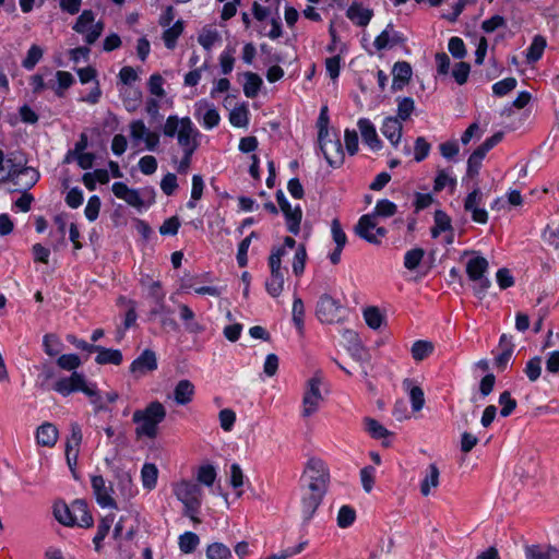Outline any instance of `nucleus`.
<instances>
[{"label":"nucleus","instance_id":"obj_1","mask_svg":"<svg viewBox=\"0 0 559 559\" xmlns=\"http://www.w3.org/2000/svg\"><path fill=\"white\" fill-rule=\"evenodd\" d=\"M163 133L167 138H176L182 151H197L200 145L201 133L189 117L168 116Z\"/></svg>","mask_w":559,"mask_h":559},{"label":"nucleus","instance_id":"obj_2","mask_svg":"<svg viewBox=\"0 0 559 559\" xmlns=\"http://www.w3.org/2000/svg\"><path fill=\"white\" fill-rule=\"evenodd\" d=\"M165 417L166 409L158 401L151 402L144 409H136L132 416L133 423L136 424L135 436L155 439L158 435V425Z\"/></svg>","mask_w":559,"mask_h":559},{"label":"nucleus","instance_id":"obj_3","mask_svg":"<svg viewBox=\"0 0 559 559\" xmlns=\"http://www.w3.org/2000/svg\"><path fill=\"white\" fill-rule=\"evenodd\" d=\"M330 473L326 464L319 457H309L300 477V489L326 492Z\"/></svg>","mask_w":559,"mask_h":559},{"label":"nucleus","instance_id":"obj_4","mask_svg":"<svg viewBox=\"0 0 559 559\" xmlns=\"http://www.w3.org/2000/svg\"><path fill=\"white\" fill-rule=\"evenodd\" d=\"M73 31L84 35V40L88 45H93L104 31V23L98 21L95 23V14L92 10H84L76 19Z\"/></svg>","mask_w":559,"mask_h":559},{"label":"nucleus","instance_id":"obj_5","mask_svg":"<svg viewBox=\"0 0 559 559\" xmlns=\"http://www.w3.org/2000/svg\"><path fill=\"white\" fill-rule=\"evenodd\" d=\"M130 138L134 144L143 141L147 151L157 150L160 136L157 132L151 131L141 119L132 120L129 124Z\"/></svg>","mask_w":559,"mask_h":559},{"label":"nucleus","instance_id":"obj_6","mask_svg":"<svg viewBox=\"0 0 559 559\" xmlns=\"http://www.w3.org/2000/svg\"><path fill=\"white\" fill-rule=\"evenodd\" d=\"M320 384L321 381L317 377L308 380L302 397L301 415L304 417H310L319 409L320 404L323 401V396L320 391Z\"/></svg>","mask_w":559,"mask_h":559},{"label":"nucleus","instance_id":"obj_7","mask_svg":"<svg viewBox=\"0 0 559 559\" xmlns=\"http://www.w3.org/2000/svg\"><path fill=\"white\" fill-rule=\"evenodd\" d=\"M342 309L341 302L328 294L320 296L316 314L323 323H334L340 320V311Z\"/></svg>","mask_w":559,"mask_h":559},{"label":"nucleus","instance_id":"obj_8","mask_svg":"<svg viewBox=\"0 0 559 559\" xmlns=\"http://www.w3.org/2000/svg\"><path fill=\"white\" fill-rule=\"evenodd\" d=\"M356 234L371 243H378L385 236L386 230L383 227H377L374 217L371 214L362 215L355 226Z\"/></svg>","mask_w":559,"mask_h":559},{"label":"nucleus","instance_id":"obj_9","mask_svg":"<svg viewBox=\"0 0 559 559\" xmlns=\"http://www.w3.org/2000/svg\"><path fill=\"white\" fill-rule=\"evenodd\" d=\"M321 151L331 167L337 168L344 163V151L340 139L319 138Z\"/></svg>","mask_w":559,"mask_h":559},{"label":"nucleus","instance_id":"obj_10","mask_svg":"<svg viewBox=\"0 0 559 559\" xmlns=\"http://www.w3.org/2000/svg\"><path fill=\"white\" fill-rule=\"evenodd\" d=\"M70 436L66 443V457L69 467L73 471L78 464L80 445L83 439L81 426L78 423H71Z\"/></svg>","mask_w":559,"mask_h":559},{"label":"nucleus","instance_id":"obj_11","mask_svg":"<svg viewBox=\"0 0 559 559\" xmlns=\"http://www.w3.org/2000/svg\"><path fill=\"white\" fill-rule=\"evenodd\" d=\"M173 492L182 503L202 500V489L192 480L181 479L173 484Z\"/></svg>","mask_w":559,"mask_h":559},{"label":"nucleus","instance_id":"obj_12","mask_svg":"<svg viewBox=\"0 0 559 559\" xmlns=\"http://www.w3.org/2000/svg\"><path fill=\"white\" fill-rule=\"evenodd\" d=\"M483 204V193L478 187L469 192L464 201V210L472 214V219L478 224H486L488 222V213L485 209L480 207Z\"/></svg>","mask_w":559,"mask_h":559},{"label":"nucleus","instance_id":"obj_13","mask_svg":"<svg viewBox=\"0 0 559 559\" xmlns=\"http://www.w3.org/2000/svg\"><path fill=\"white\" fill-rule=\"evenodd\" d=\"M87 388L85 377L82 373L73 371L70 377L61 378L53 384V390L62 396H69L71 393Z\"/></svg>","mask_w":559,"mask_h":559},{"label":"nucleus","instance_id":"obj_14","mask_svg":"<svg viewBox=\"0 0 559 559\" xmlns=\"http://www.w3.org/2000/svg\"><path fill=\"white\" fill-rule=\"evenodd\" d=\"M40 175L37 169L25 166V160L22 162L17 171L10 178L8 182L17 187L19 190H28L36 185Z\"/></svg>","mask_w":559,"mask_h":559},{"label":"nucleus","instance_id":"obj_15","mask_svg":"<svg viewBox=\"0 0 559 559\" xmlns=\"http://www.w3.org/2000/svg\"><path fill=\"white\" fill-rule=\"evenodd\" d=\"M91 483L97 503L102 508L116 509L117 503L111 497L112 488L106 486L104 477L100 475H95L92 477Z\"/></svg>","mask_w":559,"mask_h":559},{"label":"nucleus","instance_id":"obj_16","mask_svg":"<svg viewBox=\"0 0 559 559\" xmlns=\"http://www.w3.org/2000/svg\"><path fill=\"white\" fill-rule=\"evenodd\" d=\"M158 367L157 357L154 350L144 349L130 365V371L138 376L155 371Z\"/></svg>","mask_w":559,"mask_h":559},{"label":"nucleus","instance_id":"obj_17","mask_svg":"<svg viewBox=\"0 0 559 559\" xmlns=\"http://www.w3.org/2000/svg\"><path fill=\"white\" fill-rule=\"evenodd\" d=\"M405 43V37L402 33L396 32L393 24H388L386 27L378 35L373 41V46L377 50H383L392 48L396 45Z\"/></svg>","mask_w":559,"mask_h":559},{"label":"nucleus","instance_id":"obj_18","mask_svg":"<svg viewBox=\"0 0 559 559\" xmlns=\"http://www.w3.org/2000/svg\"><path fill=\"white\" fill-rule=\"evenodd\" d=\"M116 198L123 200L127 204L135 209H142L144 201L136 189L129 188L123 182H115L111 187Z\"/></svg>","mask_w":559,"mask_h":559},{"label":"nucleus","instance_id":"obj_19","mask_svg":"<svg viewBox=\"0 0 559 559\" xmlns=\"http://www.w3.org/2000/svg\"><path fill=\"white\" fill-rule=\"evenodd\" d=\"M324 492L301 489V513L305 521H309L320 506Z\"/></svg>","mask_w":559,"mask_h":559},{"label":"nucleus","instance_id":"obj_20","mask_svg":"<svg viewBox=\"0 0 559 559\" xmlns=\"http://www.w3.org/2000/svg\"><path fill=\"white\" fill-rule=\"evenodd\" d=\"M195 116L199 120H201L202 126L207 130L217 127L221 121L217 109L206 102H199L197 104Z\"/></svg>","mask_w":559,"mask_h":559},{"label":"nucleus","instance_id":"obj_21","mask_svg":"<svg viewBox=\"0 0 559 559\" xmlns=\"http://www.w3.org/2000/svg\"><path fill=\"white\" fill-rule=\"evenodd\" d=\"M24 159L15 153L9 154L7 157L0 150V182H8L17 171Z\"/></svg>","mask_w":559,"mask_h":559},{"label":"nucleus","instance_id":"obj_22","mask_svg":"<svg viewBox=\"0 0 559 559\" xmlns=\"http://www.w3.org/2000/svg\"><path fill=\"white\" fill-rule=\"evenodd\" d=\"M362 141L372 151H379L382 147V141L379 139L376 127L367 118H360L357 122Z\"/></svg>","mask_w":559,"mask_h":559},{"label":"nucleus","instance_id":"obj_23","mask_svg":"<svg viewBox=\"0 0 559 559\" xmlns=\"http://www.w3.org/2000/svg\"><path fill=\"white\" fill-rule=\"evenodd\" d=\"M412 67L406 61H399L393 66L392 69V91L397 92L402 91L404 86L409 82L412 78Z\"/></svg>","mask_w":559,"mask_h":559},{"label":"nucleus","instance_id":"obj_24","mask_svg":"<svg viewBox=\"0 0 559 559\" xmlns=\"http://www.w3.org/2000/svg\"><path fill=\"white\" fill-rule=\"evenodd\" d=\"M381 132L394 147H397L403 132L401 120L395 117H386L381 126Z\"/></svg>","mask_w":559,"mask_h":559},{"label":"nucleus","instance_id":"obj_25","mask_svg":"<svg viewBox=\"0 0 559 559\" xmlns=\"http://www.w3.org/2000/svg\"><path fill=\"white\" fill-rule=\"evenodd\" d=\"M194 394V384L188 379H182L175 385L173 396L176 404L187 405L193 401Z\"/></svg>","mask_w":559,"mask_h":559},{"label":"nucleus","instance_id":"obj_26","mask_svg":"<svg viewBox=\"0 0 559 559\" xmlns=\"http://www.w3.org/2000/svg\"><path fill=\"white\" fill-rule=\"evenodd\" d=\"M73 526L90 527L93 525V516L88 511L87 504L82 500H75L71 503Z\"/></svg>","mask_w":559,"mask_h":559},{"label":"nucleus","instance_id":"obj_27","mask_svg":"<svg viewBox=\"0 0 559 559\" xmlns=\"http://www.w3.org/2000/svg\"><path fill=\"white\" fill-rule=\"evenodd\" d=\"M58 440V429L50 423H45L37 428L36 441L41 447L52 448Z\"/></svg>","mask_w":559,"mask_h":559},{"label":"nucleus","instance_id":"obj_28","mask_svg":"<svg viewBox=\"0 0 559 559\" xmlns=\"http://www.w3.org/2000/svg\"><path fill=\"white\" fill-rule=\"evenodd\" d=\"M94 353H97L95 358L96 364L98 365H115L119 366L122 362V354L119 349L106 348L99 345H96Z\"/></svg>","mask_w":559,"mask_h":559},{"label":"nucleus","instance_id":"obj_29","mask_svg":"<svg viewBox=\"0 0 559 559\" xmlns=\"http://www.w3.org/2000/svg\"><path fill=\"white\" fill-rule=\"evenodd\" d=\"M403 388L409 394V400L412 403L413 411L414 412L420 411L425 404V395H424L423 389L418 385H415L413 383V380H411V379H405L403 381Z\"/></svg>","mask_w":559,"mask_h":559},{"label":"nucleus","instance_id":"obj_30","mask_svg":"<svg viewBox=\"0 0 559 559\" xmlns=\"http://www.w3.org/2000/svg\"><path fill=\"white\" fill-rule=\"evenodd\" d=\"M526 559H559V549L532 545L525 548Z\"/></svg>","mask_w":559,"mask_h":559},{"label":"nucleus","instance_id":"obj_31","mask_svg":"<svg viewBox=\"0 0 559 559\" xmlns=\"http://www.w3.org/2000/svg\"><path fill=\"white\" fill-rule=\"evenodd\" d=\"M546 46V38L542 35H535L530 47L526 50L525 57L527 63L537 62L543 57Z\"/></svg>","mask_w":559,"mask_h":559},{"label":"nucleus","instance_id":"obj_32","mask_svg":"<svg viewBox=\"0 0 559 559\" xmlns=\"http://www.w3.org/2000/svg\"><path fill=\"white\" fill-rule=\"evenodd\" d=\"M488 270V261L484 257H475L466 264V274L471 281H477Z\"/></svg>","mask_w":559,"mask_h":559},{"label":"nucleus","instance_id":"obj_33","mask_svg":"<svg viewBox=\"0 0 559 559\" xmlns=\"http://www.w3.org/2000/svg\"><path fill=\"white\" fill-rule=\"evenodd\" d=\"M347 16L357 25L366 26L372 17V11L361 7L360 4L354 3L348 8Z\"/></svg>","mask_w":559,"mask_h":559},{"label":"nucleus","instance_id":"obj_34","mask_svg":"<svg viewBox=\"0 0 559 559\" xmlns=\"http://www.w3.org/2000/svg\"><path fill=\"white\" fill-rule=\"evenodd\" d=\"M439 469L436 464H430L426 471V475L420 484V492L427 497L431 488H436L439 485Z\"/></svg>","mask_w":559,"mask_h":559},{"label":"nucleus","instance_id":"obj_35","mask_svg":"<svg viewBox=\"0 0 559 559\" xmlns=\"http://www.w3.org/2000/svg\"><path fill=\"white\" fill-rule=\"evenodd\" d=\"M285 216V223L287 230L294 235H298L300 231V223L302 218V211L299 205L290 207L289 211L283 212Z\"/></svg>","mask_w":559,"mask_h":559},{"label":"nucleus","instance_id":"obj_36","mask_svg":"<svg viewBox=\"0 0 559 559\" xmlns=\"http://www.w3.org/2000/svg\"><path fill=\"white\" fill-rule=\"evenodd\" d=\"M84 394L90 397L91 404L93 405L96 414L109 411L105 395L97 390L95 384L87 385V388L84 389Z\"/></svg>","mask_w":559,"mask_h":559},{"label":"nucleus","instance_id":"obj_37","mask_svg":"<svg viewBox=\"0 0 559 559\" xmlns=\"http://www.w3.org/2000/svg\"><path fill=\"white\" fill-rule=\"evenodd\" d=\"M243 76L246 79L243 84V94L248 98H254L259 94L263 81L257 73L253 72H246Z\"/></svg>","mask_w":559,"mask_h":559},{"label":"nucleus","instance_id":"obj_38","mask_svg":"<svg viewBox=\"0 0 559 559\" xmlns=\"http://www.w3.org/2000/svg\"><path fill=\"white\" fill-rule=\"evenodd\" d=\"M433 221L435 225L431 228L432 238H438L441 233L452 229L450 216L441 210L435 212Z\"/></svg>","mask_w":559,"mask_h":559},{"label":"nucleus","instance_id":"obj_39","mask_svg":"<svg viewBox=\"0 0 559 559\" xmlns=\"http://www.w3.org/2000/svg\"><path fill=\"white\" fill-rule=\"evenodd\" d=\"M158 477V469L153 463H145L141 469V479L143 487L147 490H152L156 487Z\"/></svg>","mask_w":559,"mask_h":559},{"label":"nucleus","instance_id":"obj_40","mask_svg":"<svg viewBox=\"0 0 559 559\" xmlns=\"http://www.w3.org/2000/svg\"><path fill=\"white\" fill-rule=\"evenodd\" d=\"M456 186V178L452 175L451 170L448 169H439L437 171V176L435 178L433 191L440 192L445 187H450L454 189Z\"/></svg>","mask_w":559,"mask_h":559},{"label":"nucleus","instance_id":"obj_41","mask_svg":"<svg viewBox=\"0 0 559 559\" xmlns=\"http://www.w3.org/2000/svg\"><path fill=\"white\" fill-rule=\"evenodd\" d=\"M124 108L129 112L135 111L142 102V93L139 90H124L120 92Z\"/></svg>","mask_w":559,"mask_h":559},{"label":"nucleus","instance_id":"obj_42","mask_svg":"<svg viewBox=\"0 0 559 559\" xmlns=\"http://www.w3.org/2000/svg\"><path fill=\"white\" fill-rule=\"evenodd\" d=\"M284 273L285 272H276V273H271L270 277L266 280L265 282V288H266V292L272 296V297H278L283 289H284Z\"/></svg>","mask_w":559,"mask_h":559},{"label":"nucleus","instance_id":"obj_43","mask_svg":"<svg viewBox=\"0 0 559 559\" xmlns=\"http://www.w3.org/2000/svg\"><path fill=\"white\" fill-rule=\"evenodd\" d=\"M112 522H114V515H110V516H106V518L102 519L100 522L98 523L96 535L93 538V543H94L96 551H98V552L100 551L102 542L107 536Z\"/></svg>","mask_w":559,"mask_h":559},{"label":"nucleus","instance_id":"obj_44","mask_svg":"<svg viewBox=\"0 0 559 559\" xmlns=\"http://www.w3.org/2000/svg\"><path fill=\"white\" fill-rule=\"evenodd\" d=\"M179 549L183 554L193 552L200 544V538L195 533L186 532L179 536Z\"/></svg>","mask_w":559,"mask_h":559},{"label":"nucleus","instance_id":"obj_45","mask_svg":"<svg viewBox=\"0 0 559 559\" xmlns=\"http://www.w3.org/2000/svg\"><path fill=\"white\" fill-rule=\"evenodd\" d=\"M207 559H231L230 549L223 543H213L206 547Z\"/></svg>","mask_w":559,"mask_h":559},{"label":"nucleus","instance_id":"obj_46","mask_svg":"<svg viewBox=\"0 0 559 559\" xmlns=\"http://www.w3.org/2000/svg\"><path fill=\"white\" fill-rule=\"evenodd\" d=\"M397 117L401 121H406L415 110V102L412 97H397Z\"/></svg>","mask_w":559,"mask_h":559},{"label":"nucleus","instance_id":"obj_47","mask_svg":"<svg viewBox=\"0 0 559 559\" xmlns=\"http://www.w3.org/2000/svg\"><path fill=\"white\" fill-rule=\"evenodd\" d=\"M216 476V469L211 464L201 465L197 472L198 483L207 487H211L214 484Z\"/></svg>","mask_w":559,"mask_h":559},{"label":"nucleus","instance_id":"obj_48","mask_svg":"<svg viewBox=\"0 0 559 559\" xmlns=\"http://www.w3.org/2000/svg\"><path fill=\"white\" fill-rule=\"evenodd\" d=\"M365 430L374 439H382L389 436V431L378 420L366 417L364 419Z\"/></svg>","mask_w":559,"mask_h":559},{"label":"nucleus","instance_id":"obj_49","mask_svg":"<svg viewBox=\"0 0 559 559\" xmlns=\"http://www.w3.org/2000/svg\"><path fill=\"white\" fill-rule=\"evenodd\" d=\"M219 40V33L214 28H204L198 37L199 44L207 51Z\"/></svg>","mask_w":559,"mask_h":559},{"label":"nucleus","instance_id":"obj_50","mask_svg":"<svg viewBox=\"0 0 559 559\" xmlns=\"http://www.w3.org/2000/svg\"><path fill=\"white\" fill-rule=\"evenodd\" d=\"M433 352V345L428 341H416L412 346V356L415 360L421 361Z\"/></svg>","mask_w":559,"mask_h":559},{"label":"nucleus","instance_id":"obj_51","mask_svg":"<svg viewBox=\"0 0 559 559\" xmlns=\"http://www.w3.org/2000/svg\"><path fill=\"white\" fill-rule=\"evenodd\" d=\"M183 31L182 22L177 21L171 27H168L163 33V39L165 43V46L168 49H173L176 46L178 37L181 35Z\"/></svg>","mask_w":559,"mask_h":559},{"label":"nucleus","instance_id":"obj_52","mask_svg":"<svg viewBox=\"0 0 559 559\" xmlns=\"http://www.w3.org/2000/svg\"><path fill=\"white\" fill-rule=\"evenodd\" d=\"M397 211V206L388 199L379 200L374 206L373 217H391Z\"/></svg>","mask_w":559,"mask_h":559},{"label":"nucleus","instance_id":"obj_53","mask_svg":"<svg viewBox=\"0 0 559 559\" xmlns=\"http://www.w3.org/2000/svg\"><path fill=\"white\" fill-rule=\"evenodd\" d=\"M53 514L58 522L67 526H73L71 504L56 503Z\"/></svg>","mask_w":559,"mask_h":559},{"label":"nucleus","instance_id":"obj_54","mask_svg":"<svg viewBox=\"0 0 559 559\" xmlns=\"http://www.w3.org/2000/svg\"><path fill=\"white\" fill-rule=\"evenodd\" d=\"M204 190V181L200 175L192 176V188H191V198L187 203L189 209L195 207V202L202 198Z\"/></svg>","mask_w":559,"mask_h":559},{"label":"nucleus","instance_id":"obj_55","mask_svg":"<svg viewBox=\"0 0 559 559\" xmlns=\"http://www.w3.org/2000/svg\"><path fill=\"white\" fill-rule=\"evenodd\" d=\"M56 78L58 86L55 88V93L58 97H63L64 91L74 83V78L70 72L67 71H57Z\"/></svg>","mask_w":559,"mask_h":559},{"label":"nucleus","instance_id":"obj_56","mask_svg":"<svg viewBox=\"0 0 559 559\" xmlns=\"http://www.w3.org/2000/svg\"><path fill=\"white\" fill-rule=\"evenodd\" d=\"M306 260H307L306 247L304 245H299L295 251V255H294L293 263H292L293 273L296 276H300L304 273Z\"/></svg>","mask_w":559,"mask_h":559},{"label":"nucleus","instance_id":"obj_57","mask_svg":"<svg viewBox=\"0 0 559 559\" xmlns=\"http://www.w3.org/2000/svg\"><path fill=\"white\" fill-rule=\"evenodd\" d=\"M424 255L425 251L421 248L408 250L404 255V266L409 271L415 270L420 264Z\"/></svg>","mask_w":559,"mask_h":559},{"label":"nucleus","instance_id":"obj_58","mask_svg":"<svg viewBox=\"0 0 559 559\" xmlns=\"http://www.w3.org/2000/svg\"><path fill=\"white\" fill-rule=\"evenodd\" d=\"M53 221L55 224L58 226V230L56 234V240L52 242V248L53 250H59L61 247L66 246L67 222L63 215H57Z\"/></svg>","mask_w":559,"mask_h":559},{"label":"nucleus","instance_id":"obj_59","mask_svg":"<svg viewBox=\"0 0 559 559\" xmlns=\"http://www.w3.org/2000/svg\"><path fill=\"white\" fill-rule=\"evenodd\" d=\"M364 319L367 325L373 330L381 326L383 322V316L377 307H368L364 310Z\"/></svg>","mask_w":559,"mask_h":559},{"label":"nucleus","instance_id":"obj_60","mask_svg":"<svg viewBox=\"0 0 559 559\" xmlns=\"http://www.w3.org/2000/svg\"><path fill=\"white\" fill-rule=\"evenodd\" d=\"M293 321L298 329L299 332L304 329V321H305V306L301 300V298L295 296L294 302H293Z\"/></svg>","mask_w":559,"mask_h":559},{"label":"nucleus","instance_id":"obj_61","mask_svg":"<svg viewBox=\"0 0 559 559\" xmlns=\"http://www.w3.org/2000/svg\"><path fill=\"white\" fill-rule=\"evenodd\" d=\"M356 520V511L349 506H343L337 513V525L342 528L349 527Z\"/></svg>","mask_w":559,"mask_h":559},{"label":"nucleus","instance_id":"obj_62","mask_svg":"<svg viewBox=\"0 0 559 559\" xmlns=\"http://www.w3.org/2000/svg\"><path fill=\"white\" fill-rule=\"evenodd\" d=\"M43 49L39 46L32 45L27 51L25 59L22 62V66L26 70H33L35 66L39 62V60L43 58Z\"/></svg>","mask_w":559,"mask_h":559},{"label":"nucleus","instance_id":"obj_63","mask_svg":"<svg viewBox=\"0 0 559 559\" xmlns=\"http://www.w3.org/2000/svg\"><path fill=\"white\" fill-rule=\"evenodd\" d=\"M516 84L518 82L514 78L503 79L492 85V93L498 97H502L513 91Z\"/></svg>","mask_w":559,"mask_h":559},{"label":"nucleus","instance_id":"obj_64","mask_svg":"<svg viewBox=\"0 0 559 559\" xmlns=\"http://www.w3.org/2000/svg\"><path fill=\"white\" fill-rule=\"evenodd\" d=\"M57 365L68 371H74L81 366V359L76 354H64L57 359Z\"/></svg>","mask_w":559,"mask_h":559}]
</instances>
